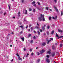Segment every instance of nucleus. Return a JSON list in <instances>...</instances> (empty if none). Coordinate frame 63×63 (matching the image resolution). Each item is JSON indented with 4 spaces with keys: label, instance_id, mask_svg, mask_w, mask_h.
I'll return each mask as SVG.
<instances>
[{
    "label": "nucleus",
    "instance_id": "nucleus-1",
    "mask_svg": "<svg viewBox=\"0 0 63 63\" xmlns=\"http://www.w3.org/2000/svg\"><path fill=\"white\" fill-rule=\"evenodd\" d=\"M41 16L39 17L38 18L39 20L40 21H42V16L43 15L41 14L40 15Z\"/></svg>",
    "mask_w": 63,
    "mask_h": 63
},
{
    "label": "nucleus",
    "instance_id": "nucleus-2",
    "mask_svg": "<svg viewBox=\"0 0 63 63\" xmlns=\"http://www.w3.org/2000/svg\"><path fill=\"white\" fill-rule=\"evenodd\" d=\"M46 61L47 63H49L50 62V60L48 58H47L46 59Z\"/></svg>",
    "mask_w": 63,
    "mask_h": 63
},
{
    "label": "nucleus",
    "instance_id": "nucleus-3",
    "mask_svg": "<svg viewBox=\"0 0 63 63\" xmlns=\"http://www.w3.org/2000/svg\"><path fill=\"white\" fill-rule=\"evenodd\" d=\"M45 52V50L44 49H42V51H40L41 54H42L43 53H44Z\"/></svg>",
    "mask_w": 63,
    "mask_h": 63
},
{
    "label": "nucleus",
    "instance_id": "nucleus-4",
    "mask_svg": "<svg viewBox=\"0 0 63 63\" xmlns=\"http://www.w3.org/2000/svg\"><path fill=\"white\" fill-rule=\"evenodd\" d=\"M42 18L43 21H45V15H42Z\"/></svg>",
    "mask_w": 63,
    "mask_h": 63
},
{
    "label": "nucleus",
    "instance_id": "nucleus-5",
    "mask_svg": "<svg viewBox=\"0 0 63 63\" xmlns=\"http://www.w3.org/2000/svg\"><path fill=\"white\" fill-rule=\"evenodd\" d=\"M54 7L55 8V9L56 12L58 13V12H59V11H58V9H57V8L55 7V6H54Z\"/></svg>",
    "mask_w": 63,
    "mask_h": 63
},
{
    "label": "nucleus",
    "instance_id": "nucleus-6",
    "mask_svg": "<svg viewBox=\"0 0 63 63\" xmlns=\"http://www.w3.org/2000/svg\"><path fill=\"white\" fill-rule=\"evenodd\" d=\"M52 57H54V55H55V52H53L51 54Z\"/></svg>",
    "mask_w": 63,
    "mask_h": 63
},
{
    "label": "nucleus",
    "instance_id": "nucleus-7",
    "mask_svg": "<svg viewBox=\"0 0 63 63\" xmlns=\"http://www.w3.org/2000/svg\"><path fill=\"white\" fill-rule=\"evenodd\" d=\"M52 49L53 50H55V46H52Z\"/></svg>",
    "mask_w": 63,
    "mask_h": 63
},
{
    "label": "nucleus",
    "instance_id": "nucleus-8",
    "mask_svg": "<svg viewBox=\"0 0 63 63\" xmlns=\"http://www.w3.org/2000/svg\"><path fill=\"white\" fill-rule=\"evenodd\" d=\"M58 31L59 32H61V33H62V32H63V31L62 30L59 29L58 30Z\"/></svg>",
    "mask_w": 63,
    "mask_h": 63
},
{
    "label": "nucleus",
    "instance_id": "nucleus-9",
    "mask_svg": "<svg viewBox=\"0 0 63 63\" xmlns=\"http://www.w3.org/2000/svg\"><path fill=\"white\" fill-rule=\"evenodd\" d=\"M46 45V43H42V46H45V45Z\"/></svg>",
    "mask_w": 63,
    "mask_h": 63
},
{
    "label": "nucleus",
    "instance_id": "nucleus-10",
    "mask_svg": "<svg viewBox=\"0 0 63 63\" xmlns=\"http://www.w3.org/2000/svg\"><path fill=\"white\" fill-rule=\"evenodd\" d=\"M57 18V16H56L55 17V18H54V17H52V18H53V19H56Z\"/></svg>",
    "mask_w": 63,
    "mask_h": 63
},
{
    "label": "nucleus",
    "instance_id": "nucleus-11",
    "mask_svg": "<svg viewBox=\"0 0 63 63\" xmlns=\"http://www.w3.org/2000/svg\"><path fill=\"white\" fill-rule=\"evenodd\" d=\"M21 39L22 40V41H24V37H23V38H21Z\"/></svg>",
    "mask_w": 63,
    "mask_h": 63
},
{
    "label": "nucleus",
    "instance_id": "nucleus-12",
    "mask_svg": "<svg viewBox=\"0 0 63 63\" xmlns=\"http://www.w3.org/2000/svg\"><path fill=\"white\" fill-rule=\"evenodd\" d=\"M18 59L19 60L22 61V59H21V58H20V57H19L18 58Z\"/></svg>",
    "mask_w": 63,
    "mask_h": 63
},
{
    "label": "nucleus",
    "instance_id": "nucleus-13",
    "mask_svg": "<svg viewBox=\"0 0 63 63\" xmlns=\"http://www.w3.org/2000/svg\"><path fill=\"white\" fill-rule=\"evenodd\" d=\"M54 33V31H52V32H51V34L52 35V34H53Z\"/></svg>",
    "mask_w": 63,
    "mask_h": 63
},
{
    "label": "nucleus",
    "instance_id": "nucleus-14",
    "mask_svg": "<svg viewBox=\"0 0 63 63\" xmlns=\"http://www.w3.org/2000/svg\"><path fill=\"white\" fill-rule=\"evenodd\" d=\"M56 37H57L58 38L59 37V35H58V34H57V33H56Z\"/></svg>",
    "mask_w": 63,
    "mask_h": 63
},
{
    "label": "nucleus",
    "instance_id": "nucleus-15",
    "mask_svg": "<svg viewBox=\"0 0 63 63\" xmlns=\"http://www.w3.org/2000/svg\"><path fill=\"white\" fill-rule=\"evenodd\" d=\"M47 53H48L49 54H50V53H51V52L49 51H48L47 52Z\"/></svg>",
    "mask_w": 63,
    "mask_h": 63
},
{
    "label": "nucleus",
    "instance_id": "nucleus-16",
    "mask_svg": "<svg viewBox=\"0 0 63 63\" xmlns=\"http://www.w3.org/2000/svg\"><path fill=\"white\" fill-rule=\"evenodd\" d=\"M51 40H49L48 41H47V44H49V42L51 41Z\"/></svg>",
    "mask_w": 63,
    "mask_h": 63
},
{
    "label": "nucleus",
    "instance_id": "nucleus-17",
    "mask_svg": "<svg viewBox=\"0 0 63 63\" xmlns=\"http://www.w3.org/2000/svg\"><path fill=\"white\" fill-rule=\"evenodd\" d=\"M35 3H36V1H33L32 2V4H35Z\"/></svg>",
    "mask_w": 63,
    "mask_h": 63
},
{
    "label": "nucleus",
    "instance_id": "nucleus-18",
    "mask_svg": "<svg viewBox=\"0 0 63 63\" xmlns=\"http://www.w3.org/2000/svg\"><path fill=\"white\" fill-rule=\"evenodd\" d=\"M37 33H38V35H40V32H39V31H37Z\"/></svg>",
    "mask_w": 63,
    "mask_h": 63
},
{
    "label": "nucleus",
    "instance_id": "nucleus-19",
    "mask_svg": "<svg viewBox=\"0 0 63 63\" xmlns=\"http://www.w3.org/2000/svg\"><path fill=\"white\" fill-rule=\"evenodd\" d=\"M27 10H25V15H27Z\"/></svg>",
    "mask_w": 63,
    "mask_h": 63
},
{
    "label": "nucleus",
    "instance_id": "nucleus-20",
    "mask_svg": "<svg viewBox=\"0 0 63 63\" xmlns=\"http://www.w3.org/2000/svg\"><path fill=\"white\" fill-rule=\"evenodd\" d=\"M40 61V59H39L37 61V62H38V63H39V62Z\"/></svg>",
    "mask_w": 63,
    "mask_h": 63
},
{
    "label": "nucleus",
    "instance_id": "nucleus-21",
    "mask_svg": "<svg viewBox=\"0 0 63 63\" xmlns=\"http://www.w3.org/2000/svg\"><path fill=\"white\" fill-rule=\"evenodd\" d=\"M37 3H38V5H41V4L40 3V2H37Z\"/></svg>",
    "mask_w": 63,
    "mask_h": 63
},
{
    "label": "nucleus",
    "instance_id": "nucleus-22",
    "mask_svg": "<svg viewBox=\"0 0 63 63\" xmlns=\"http://www.w3.org/2000/svg\"><path fill=\"white\" fill-rule=\"evenodd\" d=\"M47 33L48 35H49V32H48V31L47 32Z\"/></svg>",
    "mask_w": 63,
    "mask_h": 63
},
{
    "label": "nucleus",
    "instance_id": "nucleus-23",
    "mask_svg": "<svg viewBox=\"0 0 63 63\" xmlns=\"http://www.w3.org/2000/svg\"><path fill=\"white\" fill-rule=\"evenodd\" d=\"M29 11L30 12L31 11H32V9L31 8H30L29 9Z\"/></svg>",
    "mask_w": 63,
    "mask_h": 63
},
{
    "label": "nucleus",
    "instance_id": "nucleus-24",
    "mask_svg": "<svg viewBox=\"0 0 63 63\" xmlns=\"http://www.w3.org/2000/svg\"><path fill=\"white\" fill-rule=\"evenodd\" d=\"M37 53L38 55H39L40 54L39 52H37Z\"/></svg>",
    "mask_w": 63,
    "mask_h": 63
},
{
    "label": "nucleus",
    "instance_id": "nucleus-25",
    "mask_svg": "<svg viewBox=\"0 0 63 63\" xmlns=\"http://www.w3.org/2000/svg\"><path fill=\"white\" fill-rule=\"evenodd\" d=\"M19 27H21V28H23V26H19Z\"/></svg>",
    "mask_w": 63,
    "mask_h": 63
},
{
    "label": "nucleus",
    "instance_id": "nucleus-26",
    "mask_svg": "<svg viewBox=\"0 0 63 63\" xmlns=\"http://www.w3.org/2000/svg\"><path fill=\"white\" fill-rule=\"evenodd\" d=\"M46 57H47V58H49V56L48 55H47L46 56Z\"/></svg>",
    "mask_w": 63,
    "mask_h": 63
},
{
    "label": "nucleus",
    "instance_id": "nucleus-27",
    "mask_svg": "<svg viewBox=\"0 0 63 63\" xmlns=\"http://www.w3.org/2000/svg\"><path fill=\"white\" fill-rule=\"evenodd\" d=\"M51 17H49V20H51Z\"/></svg>",
    "mask_w": 63,
    "mask_h": 63
},
{
    "label": "nucleus",
    "instance_id": "nucleus-28",
    "mask_svg": "<svg viewBox=\"0 0 63 63\" xmlns=\"http://www.w3.org/2000/svg\"><path fill=\"white\" fill-rule=\"evenodd\" d=\"M62 44H60V47H62Z\"/></svg>",
    "mask_w": 63,
    "mask_h": 63
},
{
    "label": "nucleus",
    "instance_id": "nucleus-29",
    "mask_svg": "<svg viewBox=\"0 0 63 63\" xmlns=\"http://www.w3.org/2000/svg\"><path fill=\"white\" fill-rule=\"evenodd\" d=\"M42 29L43 30H45V28L44 27H42Z\"/></svg>",
    "mask_w": 63,
    "mask_h": 63
},
{
    "label": "nucleus",
    "instance_id": "nucleus-30",
    "mask_svg": "<svg viewBox=\"0 0 63 63\" xmlns=\"http://www.w3.org/2000/svg\"><path fill=\"white\" fill-rule=\"evenodd\" d=\"M33 40H32L30 42L31 43H33Z\"/></svg>",
    "mask_w": 63,
    "mask_h": 63
},
{
    "label": "nucleus",
    "instance_id": "nucleus-31",
    "mask_svg": "<svg viewBox=\"0 0 63 63\" xmlns=\"http://www.w3.org/2000/svg\"><path fill=\"white\" fill-rule=\"evenodd\" d=\"M63 15V12L62 11L61 12V16H62Z\"/></svg>",
    "mask_w": 63,
    "mask_h": 63
},
{
    "label": "nucleus",
    "instance_id": "nucleus-32",
    "mask_svg": "<svg viewBox=\"0 0 63 63\" xmlns=\"http://www.w3.org/2000/svg\"><path fill=\"white\" fill-rule=\"evenodd\" d=\"M39 30H40V32H43V30H41V29H40Z\"/></svg>",
    "mask_w": 63,
    "mask_h": 63
},
{
    "label": "nucleus",
    "instance_id": "nucleus-33",
    "mask_svg": "<svg viewBox=\"0 0 63 63\" xmlns=\"http://www.w3.org/2000/svg\"><path fill=\"white\" fill-rule=\"evenodd\" d=\"M50 39L51 40V41H53V39L52 38H50Z\"/></svg>",
    "mask_w": 63,
    "mask_h": 63
},
{
    "label": "nucleus",
    "instance_id": "nucleus-34",
    "mask_svg": "<svg viewBox=\"0 0 63 63\" xmlns=\"http://www.w3.org/2000/svg\"><path fill=\"white\" fill-rule=\"evenodd\" d=\"M46 9L47 10H48V7H46Z\"/></svg>",
    "mask_w": 63,
    "mask_h": 63
},
{
    "label": "nucleus",
    "instance_id": "nucleus-35",
    "mask_svg": "<svg viewBox=\"0 0 63 63\" xmlns=\"http://www.w3.org/2000/svg\"><path fill=\"white\" fill-rule=\"evenodd\" d=\"M35 11H36V10H35V9H34L33 10V12H34V13H35Z\"/></svg>",
    "mask_w": 63,
    "mask_h": 63
},
{
    "label": "nucleus",
    "instance_id": "nucleus-36",
    "mask_svg": "<svg viewBox=\"0 0 63 63\" xmlns=\"http://www.w3.org/2000/svg\"><path fill=\"white\" fill-rule=\"evenodd\" d=\"M60 38H61V36H60V37L59 36V37L58 38V39H59Z\"/></svg>",
    "mask_w": 63,
    "mask_h": 63
},
{
    "label": "nucleus",
    "instance_id": "nucleus-37",
    "mask_svg": "<svg viewBox=\"0 0 63 63\" xmlns=\"http://www.w3.org/2000/svg\"><path fill=\"white\" fill-rule=\"evenodd\" d=\"M31 31H32L33 30V28L32 27H31Z\"/></svg>",
    "mask_w": 63,
    "mask_h": 63
},
{
    "label": "nucleus",
    "instance_id": "nucleus-38",
    "mask_svg": "<svg viewBox=\"0 0 63 63\" xmlns=\"http://www.w3.org/2000/svg\"><path fill=\"white\" fill-rule=\"evenodd\" d=\"M33 37L34 39H36V37H35V36H34Z\"/></svg>",
    "mask_w": 63,
    "mask_h": 63
},
{
    "label": "nucleus",
    "instance_id": "nucleus-39",
    "mask_svg": "<svg viewBox=\"0 0 63 63\" xmlns=\"http://www.w3.org/2000/svg\"><path fill=\"white\" fill-rule=\"evenodd\" d=\"M50 27H49V26H47V28L48 29H49V28Z\"/></svg>",
    "mask_w": 63,
    "mask_h": 63
},
{
    "label": "nucleus",
    "instance_id": "nucleus-40",
    "mask_svg": "<svg viewBox=\"0 0 63 63\" xmlns=\"http://www.w3.org/2000/svg\"><path fill=\"white\" fill-rule=\"evenodd\" d=\"M29 37H31V34H29Z\"/></svg>",
    "mask_w": 63,
    "mask_h": 63
},
{
    "label": "nucleus",
    "instance_id": "nucleus-41",
    "mask_svg": "<svg viewBox=\"0 0 63 63\" xmlns=\"http://www.w3.org/2000/svg\"><path fill=\"white\" fill-rule=\"evenodd\" d=\"M24 0H22V3H23L24 2Z\"/></svg>",
    "mask_w": 63,
    "mask_h": 63
},
{
    "label": "nucleus",
    "instance_id": "nucleus-42",
    "mask_svg": "<svg viewBox=\"0 0 63 63\" xmlns=\"http://www.w3.org/2000/svg\"><path fill=\"white\" fill-rule=\"evenodd\" d=\"M30 51H32V48H31L30 49Z\"/></svg>",
    "mask_w": 63,
    "mask_h": 63
},
{
    "label": "nucleus",
    "instance_id": "nucleus-43",
    "mask_svg": "<svg viewBox=\"0 0 63 63\" xmlns=\"http://www.w3.org/2000/svg\"><path fill=\"white\" fill-rule=\"evenodd\" d=\"M31 26H32V25H29V27H31Z\"/></svg>",
    "mask_w": 63,
    "mask_h": 63
},
{
    "label": "nucleus",
    "instance_id": "nucleus-44",
    "mask_svg": "<svg viewBox=\"0 0 63 63\" xmlns=\"http://www.w3.org/2000/svg\"><path fill=\"white\" fill-rule=\"evenodd\" d=\"M8 7H9V9H10V8H11V7H10V5H8Z\"/></svg>",
    "mask_w": 63,
    "mask_h": 63
},
{
    "label": "nucleus",
    "instance_id": "nucleus-45",
    "mask_svg": "<svg viewBox=\"0 0 63 63\" xmlns=\"http://www.w3.org/2000/svg\"><path fill=\"white\" fill-rule=\"evenodd\" d=\"M32 55H34V53H32L31 54Z\"/></svg>",
    "mask_w": 63,
    "mask_h": 63
},
{
    "label": "nucleus",
    "instance_id": "nucleus-46",
    "mask_svg": "<svg viewBox=\"0 0 63 63\" xmlns=\"http://www.w3.org/2000/svg\"><path fill=\"white\" fill-rule=\"evenodd\" d=\"M54 1H55V3H56L57 1V0H54Z\"/></svg>",
    "mask_w": 63,
    "mask_h": 63
},
{
    "label": "nucleus",
    "instance_id": "nucleus-47",
    "mask_svg": "<svg viewBox=\"0 0 63 63\" xmlns=\"http://www.w3.org/2000/svg\"><path fill=\"white\" fill-rule=\"evenodd\" d=\"M18 17H19V16H20V14H18Z\"/></svg>",
    "mask_w": 63,
    "mask_h": 63
},
{
    "label": "nucleus",
    "instance_id": "nucleus-48",
    "mask_svg": "<svg viewBox=\"0 0 63 63\" xmlns=\"http://www.w3.org/2000/svg\"><path fill=\"white\" fill-rule=\"evenodd\" d=\"M16 55L17 56L18 55V53L17 52V53L16 54Z\"/></svg>",
    "mask_w": 63,
    "mask_h": 63
},
{
    "label": "nucleus",
    "instance_id": "nucleus-49",
    "mask_svg": "<svg viewBox=\"0 0 63 63\" xmlns=\"http://www.w3.org/2000/svg\"><path fill=\"white\" fill-rule=\"evenodd\" d=\"M20 14V12H19L18 13V14Z\"/></svg>",
    "mask_w": 63,
    "mask_h": 63
},
{
    "label": "nucleus",
    "instance_id": "nucleus-50",
    "mask_svg": "<svg viewBox=\"0 0 63 63\" xmlns=\"http://www.w3.org/2000/svg\"><path fill=\"white\" fill-rule=\"evenodd\" d=\"M46 35V33H44V36H45V35Z\"/></svg>",
    "mask_w": 63,
    "mask_h": 63
},
{
    "label": "nucleus",
    "instance_id": "nucleus-51",
    "mask_svg": "<svg viewBox=\"0 0 63 63\" xmlns=\"http://www.w3.org/2000/svg\"><path fill=\"white\" fill-rule=\"evenodd\" d=\"M36 27L37 29H39V27H38L37 26H36Z\"/></svg>",
    "mask_w": 63,
    "mask_h": 63
},
{
    "label": "nucleus",
    "instance_id": "nucleus-52",
    "mask_svg": "<svg viewBox=\"0 0 63 63\" xmlns=\"http://www.w3.org/2000/svg\"><path fill=\"white\" fill-rule=\"evenodd\" d=\"M55 45H56V46H57V45H58V44L56 43L55 44Z\"/></svg>",
    "mask_w": 63,
    "mask_h": 63
},
{
    "label": "nucleus",
    "instance_id": "nucleus-53",
    "mask_svg": "<svg viewBox=\"0 0 63 63\" xmlns=\"http://www.w3.org/2000/svg\"><path fill=\"white\" fill-rule=\"evenodd\" d=\"M6 14V13H4V16H5V15Z\"/></svg>",
    "mask_w": 63,
    "mask_h": 63
},
{
    "label": "nucleus",
    "instance_id": "nucleus-54",
    "mask_svg": "<svg viewBox=\"0 0 63 63\" xmlns=\"http://www.w3.org/2000/svg\"><path fill=\"white\" fill-rule=\"evenodd\" d=\"M47 41H48V39H47Z\"/></svg>",
    "mask_w": 63,
    "mask_h": 63
},
{
    "label": "nucleus",
    "instance_id": "nucleus-55",
    "mask_svg": "<svg viewBox=\"0 0 63 63\" xmlns=\"http://www.w3.org/2000/svg\"><path fill=\"white\" fill-rule=\"evenodd\" d=\"M37 25H38V26L39 25V24H38V22H37Z\"/></svg>",
    "mask_w": 63,
    "mask_h": 63
},
{
    "label": "nucleus",
    "instance_id": "nucleus-56",
    "mask_svg": "<svg viewBox=\"0 0 63 63\" xmlns=\"http://www.w3.org/2000/svg\"><path fill=\"white\" fill-rule=\"evenodd\" d=\"M50 11H51V12H52V9H50Z\"/></svg>",
    "mask_w": 63,
    "mask_h": 63
},
{
    "label": "nucleus",
    "instance_id": "nucleus-57",
    "mask_svg": "<svg viewBox=\"0 0 63 63\" xmlns=\"http://www.w3.org/2000/svg\"><path fill=\"white\" fill-rule=\"evenodd\" d=\"M13 59H12V60L11 61V62H13Z\"/></svg>",
    "mask_w": 63,
    "mask_h": 63
},
{
    "label": "nucleus",
    "instance_id": "nucleus-58",
    "mask_svg": "<svg viewBox=\"0 0 63 63\" xmlns=\"http://www.w3.org/2000/svg\"><path fill=\"white\" fill-rule=\"evenodd\" d=\"M28 28V26L27 25V26H26V28Z\"/></svg>",
    "mask_w": 63,
    "mask_h": 63
},
{
    "label": "nucleus",
    "instance_id": "nucleus-59",
    "mask_svg": "<svg viewBox=\"0 0 63 63\" xmlns=\"http://www.w3.org/2000/svg\"><path fill=\"white\" fill-rule=\"evenodd\" d=\"M34 32L35 33H36V31H34Z\"/></svg>",
    "mask_w": 63,
    "mask_h": 63
},
{
    "label": "nucleus",
    "instance_id": "nucleus-60",
    "mask_svg": "<svg viewBox=\"0 0 63 63\" xmlns=\"http://www.w3.org/2000/svg\"><path fill=\"white\" fill-rule=\"evenodd\" d=\"M24 51H25V48H24Z\"/></svg>",
    "mask_w": 63,
    "mask_h": 63
},
{
    "label": "nucleus",
    "instance_id": "nucleus-61",
    "mask_svg": "<svg viewBox=\"0 0 63 63\" xmlns=\"http://www.w3.org/2000/svg\"><path fill=\"white\" fill-rule=\"evenodd\" d=\"M15 16H13V18H15Z\"/></svg>",
    "mask_w": 63,
    "mask_h": 63
},
{
    "label": "nucleus",
    "instance_id": "nucleus-62",
    "mask_svg": "<svg viewBox=\"0 0 63 63\" xmlns=\"http://www.w3.org/2000/svg\"><path fill=\"white\" fill-rule=\"evenodd\" d=\"M12 47V45H10V47Z\"/></svg>",
    "mask_w": 63,
    "mask_h": 63
},
{
    "label": "nucleus",
    "instance_id": "nucleus-63",
    "mask_svg": "<svg viewBox=\"0 0 63 63\" xmlns=\"http://www.w3.org/2000/svg\"><path fill=\"white\" fill-rule=\"evenodd\" d=\"M27 55H29V53H27Z\"/></svg>",
    "mask_w": 63,
    "mask_h": 63
},
{
    "label": "nucleus",
    "instance_id": "nucleus-64",
    "mask_svg": "<svg viewBox=\"0 0 63 63\" xmlns=\"http://www.w3.org/2000/svg\"><path fill=\"white\" fill-rule=\"evenodd\" d=\"M61 38H63V36H61Z\"/></svg>",
    "mask_w": 63,
    "mask_h": 63
}]
</instances>
